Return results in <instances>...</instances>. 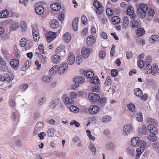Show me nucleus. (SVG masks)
<instances>
[{"label":"nucleus","instance_id":"nucleus-37","mask_svg":"<svg viewBox=\"0 0 159 159\" xmlns=\"http://www.w3.org/2000/svg\"><path fill=\"white\" fill-rule=\"evenodd\" d=\"M59 22L56 20H52L50 24V26L51 28H55L57 27L59 25Z\"/></svg>","mask_w":159,"mask_h":159},{"label":"nucleus","instance_id":"nucleus-41","mask_svg":"<svg viewBox=\"0 0 159 159\" xmlns=\"http://www.w3.org/2000/svg\"><path fill=\"white\" fill-rule=\"evenodd\" d=\"M55 131V129L54 128H50L47 131V134L49 137H52L54 136V131Z\"/></svg>","mask_w":159,"mask_h":159},{"label":"nucleus","instance_id":"nucleus-19","mask_svg":"<svg viewBox=\"0 0 159 159\" xmlns=\"http://www.w3.org/2000/svg\"><path fill=\"white\" fill-rule=\"evenodd\" d=\"M1 79L2 81L9 82L11 81V77L7 74H4L1 77Z\"/></svg>","mask_w":159,"mask_h":159},{"label":"nucleus","instance_id":"nucleus-30","mask_svg":"<svg viewBox=\"0 0 159 159\" xmlns=\"http://www.w3.org/2000/svg\"><path fill=\"white\" fill-rule=\"evenodd\" d=\"M150 41H151L152 40V43H154L155 42L159 41V36L158 35H152L151 36L150 38Z\"/></svg>","mask_w":159,"mask_h":159},{"label":"nucleus","instance_id":"nucleus-44","mask_svg":"<svg viewBox=\"0 0 159 159\" xmlns=\"http://www.w3.org/2000/svg\"><path fill=\"white\" fill-rule=\"evenodd\" d=\"M145 33L144 30L142 28H138L136 32L137 34L139 36H141Z\"/></svg>","mask_w":159,"mask_h":159},{"label":"nucleus","instance_id":"nucleus-47","mask_svg":"<svg viewBox=\"0 0 159 159\" xmlns=\"http://www.w3.org/2000/svg\"><path fill=\"white\" fill-rule=\"evenodd\" d=\"M111 84V81L110 76H107L106 80L105 82V85L106 86H108Z\"/></svg>","mask_w":159,"mask_h":159},{"label":"nucleus","instance_id":"nucleus-58","mask_svg":"<svg viewBox=\"0 0 159 159\" xmlns=\"http://www.w3.org/2000/svg\"><path fill=\"white\" fill-rule=\"evenodd\" d=\"M155 14V11L154 10L152 9H149L148 12V14L149 16L153 17Z\"/></svg>","mask_w":159,"mask_h":159},{"label":"nucleus","instance_id":"nucleus-35","mask_svg":"<svg viewBox=\"0 0 159 159\" xmlns=\"http://www.w3.org/2000/svg\"><path fill=\"white\" fill-rule=\"evenodd\" d=\"M99 79L97 77L91 78L90 80V82L93 84H98L99 82Z\"/></svg>","mask_w":159,"mask_h":159},{"label":"nucleus","instance_id":"nucleus-21","mask_svg":"<svg viewBox=\"0 0 159 159\" xmlns=\"http://www.w3.org/2000/svg\"><path fill=\"white\" fill-rule=\"evenodd\" d=\"M56 52L60 56L62 57L65 55V50L61 47H58L56 49Z\"/></svg>","mask_w":159,"mask_h":159},{"label":"nucleus","instance_id":"nucleus-34","mask_svg":"<svg viewBox=\"0 0 159 159\" xmlns=\"http://www.w3.org/2000/svg\"><path fill=\"white\" fill-rule=\"evenodd\" d=\"M18 25L17 22L11 24L9 26V30L11 31L16 30L18 29Z\"/></svg>","mask_w":159,"mask_h":159},{"label":"nucleus","instance_id":"nucleus-20","mask_svg":"<svg viewBox=\"0 0 159 159\" xmlns=\"http://www.w3.org/2000/svg\"><path fill=\"white\" fill-rule=\"evenodd\" d=\"M43 8L41 6H38L35 8V11L36 13L39 15H42L44 12Z\"/></svg>","mask_w":159,"mask_h":159},{"label":"nucleus","instance_id":"nucleus-64","mask_svg":"<svg viewBox=\"0 0 159 159\" xmlns=\"http://www.w3.org/2000/svg\"><path fill=\"white\" fill-rule=\"evenodd\" d=\"M114 147V145L113 143H109L106 146V148L108 149H111Z\"/></svg>","mask_w":159,"mask_h":159},{"label":"nucleus","instance_id":"nucleus-3","mask_svg":"<svg viewBox=\"0 0 159 159\" xmlns=\"http://www.w3.org/2000/svg\"><path fill=\"white\" fill-rule=\"evenodd\" d=\"M134 94L137 96L139 97L143 100L146 101L148 98V95L147 94L143 95L142 90L139 88H136L134 90Z\"/></svg>","mask_w":159,"mask_h":159},{"label":"nucleus","instance_id":"nucleus-25","mask_svg":"<svg viewBox=\"0 0 159 159\" xmlns=\"http://www.w3.org/2000/svg\"><path fill=\"white\" fill-rule=\"evenodd\" d=\"M148 128L145 125H143L142 128H139V132L142 134L146 135L148 132Z\"/></svg>","mask_w":159,"mask_h":159},{"label":"nucleus","instance_id":"nucleus-60","mask_svg":"<svg viewBox=\"0 0 159 159\" xmlns=\"http://www.w3.org/2000/svg\"><path fill=\"white\" fill-rule=\"evenodd\" d=\"M70 125H75V126L77 127H79L80 125V124L78 122H77L75 120H72L70 123Z\"/></svg>","mask_w":159,"mask_h":159},{"label":"nucleus","instance_id":"nucleus-54","mask_svg":"<svg viewBox=\"0 0 159 159\" xmlns=\"http://www.w3.org/2000/svg\"><path fill=\"white\" fill-rule=\"evenodd\" d=\"M96 40V38L94 36H90V46L93 45L94 44Z\"/></svg>","mask_w":159,"mask_h":159},{"label":"nucleus","instance_id":"nucleus-12","mask_svg":"<svg viewBox=\"0 0 159 159\" xmlns=\"http://www.w3.org/2000/svg\"><path fill=\"white\" fill-rule=\"evenodd\" d=\"M140 141H141L138 137H135L131 140V143L132 146L135 147L139 145Z\"/></svg>","mask_w":159,"mask_h":159},{"label":"nucleus","instance_id":"nucleus-38","mask_svg":"<svg viewBox=\"0 0 159 159\" xmlns=\"http://www.w3.org/2000/svg\"><path fill=\"white\" fill-rule=\"evenodd\" d=\"M96 12L98 14H100L103 13L104 10L103 6L102 5L96 9Z\"/></svg>","mask_w":159,"mask_h":159},{"label":"nucleus","instance_id":"nucleus-27","mask_svg":"<svg viewBox=\"0 0 159 159\" xmlns=\"http://www.w3.org/2000/svg\"><path fill=\"white\" fill-rule=\"evenodd\" d=\"M64 40L66 43L70 41L71 39V35L69 33H66L63 35Z\"/></svg>","mask_w":159,"mask_h":159},{"label":"nucleus","instance_id":"nucleus-55","mask_svg":"<svg viewBox=\"0 0 159 159\" xmlns=\"http://www.w3.org/2000/svg\"><path fill=\"white\" fill-rule=\"evenodd\" d=\"M8 104L11 107H13L16 105L15 101L13 99H10L9 101Z\"/></svg>","mask_w":159,"mask_h":159},{"label":"nucleus","instance_id":"nucleus-40","mask_svg":"<svg viewBox=\"0 0 159 159\" xmlns=\"http://www.w3.org/2000/svg\"><path fill=\"white\" fill-rule=\"evenodd\" d=\"M70 110L71 112H72L74 113H77L79 111V109L76 106L74 105H72L70 107Z\"/></svg>","mask_w":159,"mask_h":159},{"label":"nucleus","instance_id":"nucleus-29","mask_svg":"<svg viewBox=\"0 0 159 159\" xmlns=\"http://www.w3.org/2000/svg\"><path fill=\"white\" fill-rule=\"evenodd\" d=\"M112 23L114 25H116L120 22V19L117 16H114L111 19Z\"/></svg>","mask_w":159,"mask_h":159},{"label":"nucleus","instance_id":"nucleus-28","mask_svg":"<svg viewBox=\"0 0 159 159\" xmlns=\"http://www.w3.org/2000/svg\"><path fill=\"white\" fill-rule=\"evenodd\" d=\"M59 102V99H55L52 101L50 103V106L51 108H54L55 107Z\"/></svg>","mask_w":159,"mask_h":159},{"label":"nucleus","instance_id":"nucleus-49","mask_svg":"<svg viewBox=\"0 0 159 159\" xmlns=\"http://www.w3.org/2000/svg\"><path fill=\"white\" fill-rule=\"evenodd\" d=\"M46 100V98L43 97L41 98L39 100L38 102V104L39 105H42L45 102Z\"/></svg>","mask_w":159,"mask_h":159},{"label":"nucleus","instance_id":"nucleus-53","mask_svg":"<svg viewBox=\"0 0 159 159\" xmlns=\"http://www.w3.org/2000/svg\"><path fill=\"white\" fill-rule=\"evenodd\" d=\"M28 87V85L27 84H24L20 85V88L22 89V91L24 92L25 91Z\"/></svg>","mask_w":159,"mask_h":159},{"label":"nucleus","instance_id":"nucleus-48","mask_svg":"<svg viewBox=\"0 0 159 159\" xmlns=\"http://www.w3.org/2000/svg\"><path fill=\"white\" fill-rule=\"evenodd\" d=\"M81 22L84 25L87 24L88 22V20L87 19L85 15H83L81 17Z\"/></svg>","mask_w":159,"mask_h":159},{"label":"nucleus","instance_id":"nucleus-5","mask_svg":"<svg viewBox=\"0 0 159 159\" xmlns=\"http://www.w3.org/2000/svg\"><path fill=\"white\" fill-rule=\"evenodd\" d=\"M68 65L66 63L61 64L59 67L58 72L59 74L62 75L66 73L67 70Z\"/></svg>","mask_w":159,"mask_h":159},{"label":"nucleus","instance_id":"nucleus-17","mask_svg":"<svg viewBox=\"0 0 159 159\" xmlns=\"http://www.w3.org/2000/svg\"><path fill=\"white\" fill-rule=\"evenodd\" d=\"M51 8L53 11H58L61 8V5L57 3H53L50 5Z\"/></svg>","mask_w":159,"mask_h":159},{"label":"nucleus","instance_id":"nucleus-45","mask_svg":"<svg viewBox=\"0 0 159 159\" xmlns=\"http://www.w3.org/2000/svg\"><path fill=\"white\" fill-rule=\"evenodd\" d=\"M27 42V40L25 38L22 39L20 42V46L22 47H24L25 46Z\"/></svg>","mask_w":159,"mask_h":159},{"label":"nucleus","instance_id":"nucleus-26","mask_svg":"<svg viewBox=\"0 0 159 159\" xmlns=\"http://www.w3.org/2000/svg\"><path fill=\"white\" fill-rule=\"evenodd\" d=\"M62 100H64L65 103L66 104H71L73 102V100L71 98H69L68 97H66L65 98V96H63L61 97Z\"/></svg>","mask_w":159,"mask_h":159},{"label":"nucleus","instance_id":"nucleus-2","mask_svg":"<svg viewBox=\"0 0 159 159\" xmlns=\"http://www.w3.org/2000/svg\"><path fill=\"white\" fill-rule=\"evenodd\" d=\"M148 8V6L145 4L142 3L139 4L138 9V16L141 18H144L147 14Z\"/></svg>","mask_w":159,"mask_h":159},{"label":"nucleus","instance_id":"nucleus-52","mask_svg":"<svg viewBox=\"0 0 159 159\" xmlns=\"http://www.w3.org/2000/svg\"><path fill=\"white\" fill-rule=\"evenodd\" d=\"M90 151L93 152V155H95L96 149L94 145L90 144Z\"/></svg>","mask_w":159,"mask_h":159},{"label":"nucleus","instance_id":"nucleus-14","mask_svg":"<svg viewBox=\"0 0 159 159\" xmlns=\"http://www.w3.org/2000/svg\"><path fill=\"white\" fill-rule=\"evenodd\" d=\"M73 82L78 84H80L83 83L84 81V79L82 77H76L73 79Z\"/></svg>","mask_w":159,"mask_h":159},{"label":"nucleus","instance_id":"nucleus-62","mask_svg":"<svg viewBox=\"0 0 159 159\" xmlns=\"http://www.w3.org/2000/svg\"><path fill=\"white\" fill-rule=\"evenodd\" d=\"M107 99L104 97H102L100 98L99 97V99L98 101V102L100 103H105L106 102Z\"/></svg>","mask_w":159,"mask_h":159},{"label":"nucleus","instance_id":"nucleus-31","mask_svg":"<svg viewBox=\"0 0 159 159\" xmlns=\"http://www.w3.org/2000/svg\"><path fill=\"white\" fill-rule=\"evenodd\" d=\"M126 152L130 156H133L134 153V150L133 148L131 147H128L126 148Z\"/></svg>","mask_w":159,"mask_h":159},{"label":"nucleus","instance_id":"nucleus-46","mask_svg":"<svg viewBox=\"0 0 159 159\" xmlns=\"http://www.w3.org/2000/svg\"><path fill=\"white\" fill-rule=\"evenodd\" d=\"M128 109L130 111L133 112L135 110V106L133 103H129L127 105Z\"/></svg>","mask_w":159,"mask_h":159},{"label":"nucleus","instance_id":"nucleus-23","mask_svg":"<svg viewBox=\"0 0 159 159\" xmlns=\"http://www.w3.org/2000/svg\"><path fill=\"white\" fill-rule=\"evenodd\" d=\"M98 107L95 105L91 106L90 107V113L94 114H96L98 110Z\"/></svg>","mask_w":159,"mask_h":159},{"label":"nucleus","instance_id":"nucleus-33","mask_svg":"<svg viewBox=\"0 0 159 159\" xmlns=\"http://www.w3.org/2000/svg\"><path fill=\"white\" fill-rule=\"evenodd\" d=\"M90 89L91 91L98 93L100 89V87L98 84H93L91 85Z\"/></svg>","mask_w":159,"mask_h":159},{"label":"nucleus","instance_id":"nucleus-1","mask_svg":"<svg viewBox=\"0 0 159 159\" xmlns=\"http://www.w3.org/2000/svg\"><path fill=\"white\" fill-rule=\"evenodd\" d=\"M138 66L140 68L144 67V69L148 74L151 73L154 75H155L157 70L158 66H157L156 63L153 64L152 66H147L145 61L143 62L142 60L138 61L137 62Z\"/></svg>","mask_w":159,"mask_h":159},{"label":"nucleus","instance_id":"nucleus-11","mask_svg":"<svg viewBox=\"0 0 159 159\" xmlns=\"http://www.w3.org/2000/svg\"><path fill=\"white\" fill-rule=\"evenodd\" d=\"M81 54L82 57L86 59L89 55V49L85 47L83 48L81 50Z\"/></svg>","mask_w":159,"mask_h":159},{"label":"nucleus","instance_id":"nucleus-7","mask_svg":"<svg viewBox=\"0 0 159 159\" xmlns=\"http://www.w3.org/2000/svg\"><path fill=\"white\" fill-rule=\"evenodd\" d=\"M47 41L50 43L56 36V34L55 32H49L46 34Z\"/></svg>","mask_w":159,"mask_h":159},{"label":"nucleus","instance_id":"nucleus-61","mask_svg":"<svg viewBox=\"0 0 159 159\" xmlns=\"http://www.w3.org/2000/svg\"><path fill=\"white\" fill-rule=\"evenodd\" d=\"M115 46L114 44L112 45V47L110 51V55L111 56H113L115 53Z\"/></svg>","mask_w":159,"mask_h":159},{"label":"nucleus","instance_id":"nucleus-16","mask_svg":"<svg viewBox=\"0 0 159 159\" xmlns=\"http://www.w3.org/2000/svg\"><path fill=\"white\" fill-rule=\"evenodd\" d=\"M61 58L60 56L56 54L53 55L52 57V61L54 64H57L61 61Z\"/></svg>","mask_w":159,"mask_h":159},{"label":"nucleus","instance_id":"nucleus-59","mask_svg":"<svg viewBox=\"0 0 159 159\" xmlns=\"http://www.w3.org/2000/svg\"><path fill=\"white\" fill-rule=\"evenodd\" d=\"M79 21V19L77 17L75 18L73 21L72 24V27H74L73 25H76L78 26V22Z\"/></svg>","mask_w":159,"mask_h":159},{"label":"nucleus","instance_id":"nucleus-4","mask_svg":"<svg viewBox=\"0 0 159 159\" xmlns=\"http://www.w3.org/2000/svg\"><path fill=\"white\" fill-rule=\"evenodd\" d=\"M44 126V125L42 122L40 121L38 122L35 126L33 132V135L34 136L36 135L43 128Z\"/></svg>","mask_w":159,"mask_h":159},{"label":"nucleus","instance_id":"nucleus-51","mask_svg":"<svg viewBox=\"0 0 159 159\" xmlns=\"http://www.w3.org/2000/svg\"><path fill=\"white\" fill-rule=\"evenodd\" d=\"M106 12L107 15L111 16L113 14L114 11L111 8H107L106 9Z\"/></svg>","mask_w":159,"mask_h":159},{"label":"nucleus","instance_id":"nucleus-18","mask_svg":"<svg viewBox=\"0 0 159 159\" xmlns=\"http://www.w3.org/2000/svg\"><path fill=\"white\" fill-rule=\"evenodd\" d=\"M75 60V58L74 54L72 53H70L67 60L68 63L70 65H71L74 63Z\"/></svg>","mask_w":159,"mask_h":159},{"label":"nucleus","instance_id":"nucleus-9","mask_svg":"<svg viewBox=\"0 0 159 159\" xmlns=\"http://www.w3.org/2000/svg\"><path fill=\"white\" fill-rule=\"evenodd\" d=\"M133 128L132 125L129 124H127L124 126L123 128V130L127 135L130 134L133 131Z\"/></svg>","mask_w":159,"mask_h":159},{"label":"nucleus","instance_id":"nucleus-36","mask_svg":"<svg viewBox=\"0 0 159 159\" xmlns=\"http://www.w3.org/2000/svg\"><path fill=\"white\" fill-rule=\"evenodd\" d=\"M156 135L153 134L152 135L151 134L147 136V139L150 141L152 142L156 141L157 140V137Z\"/></svg>","mask_w":159,"mask_h":159},{"label":"nucleus","instance_id":"nucleus-8","mask_svg":"<svg viewBox=\"0 0 159 159\" xmlns=\"http://www.w3.org/2000/svg\"><path fill=\"white\" fill-rule=\"evenodd\" d=\"M121 25L123 28L126 29L128 27L129 24V18L126 16H124L122 20Z\"/></svg>","mask_w":159,"mask_h":159},{"label":"nucleus","instance_id":"nucleus-15","mask_svg":"<svg viewBox=\"0 0 159 159\" xmlns=\"http://www.w3.org/2000/svg\"><path fill=\"white\" fill-rule=\"evenodd\" d=\"M131 22L132 23V28L133 29L137 28L140 25V20L135 19H132Z\"/></svg>","mask_w":159,"mask_h":159},{"label":"nucleus","instance_id":"nucleus-32","mask_svg":"<svg viewBox=\"0 0 159 159\" xmlns=\"http://www.w3.org/2000/svg\"><path fill=\"white\" fill-rule=\"evenodd\" d=\"M8 14V11L7 10L2 11L0 13V18H7Z\"/></svg>","mask_w":159,"mask_h":159},{"label":"nucleus","instance_id":"nucleus-6","mask_svg":"<svg viewBox=\"0 0 159 159\" xmlns=\"http://www.w3.org/2000/svg\"><path fill=\"white\" fill-rule=\"evenodd\" d=\"M134 8L131 6L128 7L127 10V15L130 16L131 19H135L137 17L136 15L134 13Z\"/></svg>","mask_w":159,"mask_h":159},{"label":"nucleus","instance_id":"nucleus-10","mask_svg":"<svg viewBox=\"0 0 159 159\" xmlns=\"http://www.w3.org/2000/svg\"><path fill=\"white\" fill-rule=\"evenodd\" d=\"M149 131L152 134L156 135L158 133V129L157 127L152 125H149L148 126Z\"/></svg>","mask_w":159,"mask_h":159},{"label":"nucleus","instance_id":"nucleus-39","mask_svg":"<svg viewBox=\"0 0 159 159\" xmlns=\"http://www.w3.org/2000/svg\"><path fill=\"white\" fill-rule=\"evenodd\" d=\"M152 58L150 56H147L145 59V62L147 64V66H151V63L152 61Z\"/></svg>","mask_w":159,"mask_h":159},{"label":"nucleus","instance_id":"nucleus-50","mask_svg":"<svg viewBox=\"0 0 159 159\" xmlns=\"http://www.w3.org/2000/svg\"><path fill=\"white\" fill-rule=\"evenodd\" d=\"M20 24L21 25V28L22 29V31L23 32L25 31L27 29V25L25 21H21Z\"/></svg>","mask_w":159,"mask_h":159},{"label":"nucleus","instance_id":"nucleus-57","mask_svg":"<svg viewBox=\"0 0 159 159\" xmlns=\"http://www.w3.org/2000/svg\"><path fill=\"white\" fill-rule=\"evenodd\" d=\"M93 5L94 7L96 9L98 7L102 5V3H101L100 2L98 1L97 0H96L94 1L93 3Z\"/></svg>","mask_w":159,"mask_h":159},{"label":"nucleus","instance_id":"nucleus-56","mask_svg":"<svg viewBox=\"0 0 159 159\" xmlns=\"http://www.w3.org/2000/svg\"><path fill=\"white\" fill-rule=\"evenodd\" d=\"M106 53L104 51H100L99 52V56L101 59H103L105 56Z\"/></svg>","mask_w":159,"mask_h":159},{"label":"nucleus","instance_id":"nucleus-22","mask_svg":"<svg viewBox=\"0 0 159 159\" xmlns=\"http://www.w3.org/2000/svg\"><path fill=\"white\" fill-rule=\"evenodd\" d=\"M144 151V149L143 147H140L139 148H137L136 149L137 154L135 156V159H139L140 157V155Z\"/></svg>","mask_w":159,"mask_h":159},{"label":"nucleus","instance_id":"nucleus-42","mask_svg":"<svg viewBox=\"0 0 159 159\" xmlns=\"http://www.w3.org/2000/svg\"><path fill=\"white\" fill-rule=\"evenodd\" d=\"M50 77L48 76L45 75L42 77V81L46 83H49L50 82Z\"/></svg>","mask_w":159,"mask_h":159},{"label":"nucleus","instance_id":"nucleus-13","mask_svg":"<svg viewBox=\"0 0 159 159\" xmlns=\"http://www.w3.org/2000/svg\"><path fill=\"white\" fill-rule=\"evenodd\" d=\"M99 95L98 94L90 93V100L93 102L98 101L99 99Z\"/></svg>","mask_w":159,"mask_h":159},{"label":"nucleus","instance_id":"nucleus-63","mask_svg":"<svg viewBox=\"0 0 159 159\" xmlns=\"http://www.w3.org/2000/svg\"><path fill=\"white\" fill-rule=\"evenodd\" d=\"M111 120V117L109 116H105L102 118V120L103 122L109 121Z\"/></svg>","mask_w":159,"mask_h":159},{"label":"nucleus","instance_id":"nucleus-43","mask_svg":"<svg viewBox=\"0 0 159 159\" xmlns=\"http://www.w3.org/2000/svg\"><path fill=\"white\" fill-rule=\"evenodd\" d=\"M136 120L139 122H142L143 121V116L141 113H138L136 116Z\"/></svg>","mask_w":159,"mask_h":159},{"label":"nucleus","instance_id":"nucleus-24","mask_svg":"<svg viewBox=\"0 0 159 159\" xmlns=\"http://www.w3.org/2000/svg\"><path fill=\"white\" fill-rule=\"evenodd\" d=\"M11 66L12 68L16 67L19 64V60L16 59H13L10 62Z\"/></svg>","mask_w":159,"mask_h":159}]
</instances>
